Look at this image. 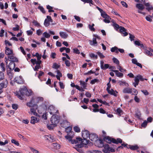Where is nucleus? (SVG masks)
<instances>
[{
  "instance_id": "f257e3e1",
  "label": "nucleus",
  "mask_w": 153,
  "mask_h": 153,
  "mask_svg": "<svg viewBox=\"0 0 153 153\" xmlns=\"http://www.w3.org/2000/svg\"><path fill=\"white\" fill-rule=\"evenodd\" d=\"M26 91L27 88L26 87H24L21 88L19 91L17 92L16 95L21 100H23L22 96L26 95Z\"/></svg>"
},
{
  "instance_id": "f03ea898",
  "label": "nucleus",
  "mask_w": 153,
  "mask_h": 153,
  "mask_svg": "<svg viewBox=\"0 0 153 153\" xmlns=\"http://www.w3.org/2000/svg\"><path fill=\"white\" fill-rule=\"evenodd\" d=\"M51 123L56 126V124L59 122V120L58 119L55 115H53L51 118Z\"/></svg>"
},
{
  "instance_id": "7ed1b4c3",
  "label": "nucleus",
  "mask_w": 153,
  "mask_h": 153,
  "mask_svg": "<svg viewBox=\"0 0 153 153\" xmlns=\"http://www.w3.org/2000/svg\"><path fill=\"white\" fill-rule=\"evenodd\" d=\"M88 141L85 138L82 139V142L81 144H78L76 145V146L78 148H81L84 145H86L88 144Z\"/></svg>"
},
{
  "instance_id": "20e7f679",
  "label": "nucleus",
  "mask_w": 153,
  "mask_h": 153,
  "mask_svg": "<svg viewBox=\"0 0 153 153\" xmlns=\"http://www.w3.org/2000/svg\"><path fill=\"white\" fill-rule=\"evenodd\" d=\"M7 80H5L0 84V94L2 92V88H6L7 86Z\"/></svg>"
},
{
  "instance_id": "39448f33",
  "label": "nucleus",
  "mask_w": 153,
  "mask_h": 153,
  "mask_svg": "<svg viewBox=\"0 0 153 153\" xmlns=\"http://www.w3.org/2000/svg\"><path fill=\"white\" fill-rule=\"evenodd\" d=\"M7 60L11 62H17L18 61L17 59L13 56L12 54L11 55L7 56Z\"/></svg>"
},
{
  "instance_id": "423d86ee",
  "label": "nucleus",
  "mask_w": 153,
  "mask_h": 153,
  "mask_svg": "<svg viewBox=\"0 0 153 153\" xmlns=\"http://www.w3.org/2000/svg\"><path fill=\"white\" fill-rule=\"evenodd\" d=\"M65 137L66 139L68 140L69 142H71L72 144H76L77 145V140H72V137L71 136H65Z\"/></svg>"
},
{
  "instance_id": "0eeeda50",
  "label": "nucleus",
  "mask_w": 153,
  "mask_h": 153,
  "mask_svg": "<svg viewBox=\"0 0 153 153\" xmlns=\"http://www.w3.org/2000/svg\"><path fill=\"white\" fill-rule=\"evenodd\" d=\"M14 82H16V83L22 84L23 83V79L22 78V77L20 76L18 77H16L14 79Z\"/></svg>"
},
{
  "instance_id": "6e6552de",
  "label": "nucleus",
  "mask_w": 153,
  "mask_h": 153,
  "mask_svg": "<svg viewBox=\"0 0 153 153\" xmlns=\"http://www.w3.org/2000/svg\"><path fill=\"white\" fill-rule=\"evenodd\" d=\"M61 126L63 128H66L67 126H70V123L67 120H64L61 123Z\"/></svg>"
},
{
  "instance_id": "1a4fd4ad",
  "label": "nucleus",
  "mask_w": 153,
  "mask_h": 153,
  "mask_svg": "<svg viewBox=\"0 0 153 153\" xmlns=\"http://www.w3.org/2000/svg\"><path fill=\"white\" fill-rule=\"evenodd\" d=\"M97 137V135L95 134H90L89 135L88 137L90 140L92 141H95Z\"/></svg>"
},
{
  "instance_id": "9d476101",
  "label": "nucleus",
  "mask_w": 153,
  "mask_h": 153,
  "mask_svg": "<svg viewBox=\"0 0 153 153\" xmlns=\"http://www.w3.org/2000/svg\"><path fill=\"white\" fill-rule=\"evenodd\" d=\"M144 80L142 76L139 75H137L136 77H135L134 78V81L136 83H139V80H140L141 81H143Z\"/></svg>"
},
{
  "instance_id": "9b49d317",
  "label": "nucleus",
  "mask_w": 153,
  "mask_h": 153,
  "mask_svg": "<svg viewBox=\"0 0 153 153\" xmlns=\"http://www.w3.org/2000/svg\"><path fill=\"white\" fill-rule=\"evenodd\" d=\"M45 137L46 140H48L50 142H52L55 140L53 136L50 134L46 135L45 136Z\"/></svg>"
},
{
  "instance_id": "f8f14e48",
  "label": "nucleus",
  "mask_w": 153,
  "mask_h": 153,
  "mask_svg": "<svg viewBox=\"0 0 153 153\" xmlns=\"http://www.w3.org/2000/svg\"><path fill=\"white\" fill-rule=\"evenodd\" d=\"M82 135L83 138H88L90 134L88 131L86 130H84L82 131Z\"/></svg>"
},
{
  "instance_id": "ddd939ff",
  "label": "nucleus",
  "mask_w": 153,
  "mask_h": 153,
  "mask_svg": "<svg viewBox=\"0 0 153 153\" xmlns=\"http://www.w3.org/2000/svg\"><path fill=\"white\" fill-rule=\"evenodd\" d=\"M126 30L124 27L120 26V33H122L123 36H126L128 35V33L126 32Z\"/></svg>"
},
{
  "instance_id": "4468645a",
  "label": "nucleus",
  "mask_w": 153,
  "mask_h": 153,
  "mask_svg": "<svg viewBox=\"0 0 153 153\" xmlns=\"http://www.w3.org/2000/svg\"><path fill=\"white\" fill-rule=\"evenodd\" d=\"M123 93L131 94L132 92V89L128 88H125L123 90Z\"/></svg>"
},
{
  "instance_id": "2eb2a0df",
  "label": "nucleus",
  "mask_w": 153,
  "mask_h": 153,
  "mask_svg": "<svg viewBox=\"0 0 153 153\" xmlns=\"http://www.w3.org/2000/svg\"><path fill=\"white\" fill-rule=\"evenodd\" d=\"M5 53L8 55H10L13 54V51L12 49L9 48L7 47L5 48Z\"/></svg>"
},
{
  "instance_id": "dca6fc26",
  "label": "nucleus",
  "mask_w": 153,
  "mask_h": 153,
  "mask_svg": "<svg viewBox=\"0 0 153 153\" xmlns=\"http://www.w3.org/2000/svg\"><path fill=\"white\" fill-rule=\"evenodd\" d=\"M111 71L115 73L116 75L118 77H122L123 76V74L122 73L119 72V71L117 70H111Z\"/></svg>"
},
{
  "instance_id": "f3484780",
  "label": "nucleus",
  "mask_w": 153,
  "mask_h": 153,
  "mask_svg": "<svg viewBox=\"0 0 153 153\" xmlns=\"http://www.w3.org/2000/svg\"><path fill=\"white\" fill-rule=\"evenodd\" d=\"M31 62L33 64V65L36 64L38 65H40L42 62L40 60H37L36 61V59H31Z\"/></svg>"
},
{
  "instance_id": "a211bd4d",
  "label": "nucleus",
  "mask_w": 153,
  "mask_h": 153,
  "mask_svg": "<svg viewBox=\"0 0 153 153\" xmlns=\"http://www.w3.org/2000/svg\"><path fill=\"white\" fill-rule=\"evenodd\" d=\"M89 43L91 45L97 46V42L96 38H93L92 40H89Z\"/></svg>"
},
{
  "instance_id": "6ab92c4d",
  "label": "nucleus",
  "mask_w": 153,
  "mask_h": 153,
  "mask_svg": "<svg viewBox=\"0 0 153 153\" xmlns=\"http://www.w3.org/2000/svg\"><path fill=\"white\" fill-rule=\"evenodd\" d=\"M107 92L108 94L111 95H113L115 97L117 96V92L116 91H114L112 89H111V90H108Z\"/></svg>"
},
{
  "instance_id": "aec40b11",
  "label": "nucleus",
  "mask_w": 153,
  "mask_h": 153,
  "mask_svg": "<svg viewBox=\"0 0 153 153\" xmlns=\"http://www.w3.org/2000/svg\"><path fill=\"white\" fill-rule=\"evenodd\" d=\"M33 100H30L29 102L26 103V105L29 107L35 108V105L37 106V105L36 104H33L32 103Z\"/></svg>"
},
{
  "instance_id": "412c9836",
  "label": "nucleus",
  "mask_w": 153,
  "mask_h": 153,
  "mask_svg": "<svg viewBox=\"0 0 153 153\" xmlns=\"http://www.w3.org/2000/svg\"><path fill=\"white\" fill-rule=\"evenodd\" d=\"M72 128L69 126H67L65 128V131L67 132L68 134V136L70 135V134H72L73 132L71 131Z\"/></svg>"
},
{
  "instance_id": "4be33fe9",
  "label": "nucleus",
  "mask_w": 153,
  "mask_h": 153,
  "mask_svg": "<svg viewBox=\"0 0 153 153\" xmlns=\"http://www.w3.org/2000/svg\"><path fill=\"white\" fill-rule=\"evenodd\" d=\"M112 142L114 143L118 144V143H122V140L119 138H117V140L114 138H112Z\"/></svg>"
},
{
  "instance_id": "5701e85b",
  "label": "nucleus",
  "mask_w": 153,
  "mask_h": 153,
  "mask_svg": "<svg viewBox=\"0 0 153 153\" xmlns=\"http://www.w3.org/2000/svg\"><path fill=\"white\" fill-rule=\"evenodd\" d=\"M38 108V106H36L35 105V108H30V111L31 112L33 113V114L37 116L38 115V114L36 112V110Z\"/></svg>"
},
{
  "instance_id": "b1692460",
  "label": "nucleus",
  "mask_w": 153,
  "mask_h": 153,
  "mask_svg": "<svg viewBox=\"0 0 153 153\" xmlns=\"http://www.w3.org/2000/svg\"><path fill=\"white\" fill-rule=\"evenodd\" d=\"M31 119L30 123L31 124H34L36 122L38 121L36 117H32L31 118Z\"/></svg>"
},
{
  "instance_id": "393cba45",
  "label": "nucleus",
  "mask_w": 153,
  "mask_h": 153,
  "mask_svg": "<svg viewBox=\"0 0 153 153\" xmlns=\"http://www.w3.org/2000/svg\"><path fill=\"white\" fill-rule=\"evenodd\" d=\"M59 34L61 37L64 39L66 38L68 36L66 33L63 32H59Z\"/></svg>"
},
{
  "instance_id": "a878e982",
  "label": "nucleus",
  "mask_w": 153,
  "mask_h": 153,
  "mask_svg": "<svg viewBox=\"0 0 153 153\" xmlns=\"http://www.w3.org/2000/svg\"><path fill=\"white\" fill-rule=\"evenodd\" d=\"M15 64L14 62H10L9 63L8 67L11 70H13L15 67Z\"/></svg>"
},
{
  "instance_id": "bb28decb",
  "label": "nucleus",
  "mask_w": 153,
  "mask_h": 153,
  "mask_svg": "<svg viewBox=\"0 0 153 153\" xmlns=\"http://www.w3.org/2000/svg\"><path fill=\"white\" fill-rule=\"evenodd\" d=\"M118 50L119 48L115 46L112 48L111 49V51L112 52H115L116 53L118 54L119 51Z\"/></svg>"
},
{
  "instance_id": "cd10ccee",
  "label": "nucleus",
  "mask_w": 153,
  "mask_h": 153,
  "mask_svg": "<svg viewBox=\"0 0 153 153\" xmlns=\"http://www.w3.org/2000/svg\"><path fill=\"white\" fill-rule=\"evenodd\" d=\"M104 140L107 143H110L111 142H112V138L109 137H106L104 138Z\"/></svg>"
},
{
  "instance_id": "c85d7f7f",
  "label": "nucleus",
  "mask_w": 153,
  "mask_h": 153,
  "mask_svg": "<svg viewBox=\"0 0 153 153\" xmlns=\"http://www.w3.org/2000/svg\"><path fill=\"white\" fill-rule=\"evenodd\" d=\"M141 115V114L140 111L138 110H137L136 111L135 114V116H136L138 118L140 119Z\"/></svg>"
},
{
  "instance_id": "c756f323",
  "label": "nucleus",
  "mask_w": 153,
  "mask_h": 153,
  "mask_svg": "<svg viewBox=\"0 0 153 153\" xmlns=\"http://www.w3.org/2000/svg\"><path fill=\"white\" fill-rule=\"evenodd\" d=\"M145 5L147 7L146 9L148 11H149L150 10L153 9V7L150 6L149 3H146L145 4Z\"/></svg>"
},
{
  "instance_id": "7c9ffc66",
  "label": "nucleus",
  "mask_w": 153,
  "mask_h": 153,
  "mask_svg": "<svg viewBox=\"0 0 153 153\" xmlns=\"http://www.w3.org/2000/svg\"><path fill=\"white\" fill-rule=\"evenodd\" d=\"M101 14V16L105 19H110V17L104 11L102 12Z\"/></svg>"
},
{
  "instance_id": "2f4dec72",
  "label": "nucleus",
  "mask_w": 153,
  "mask_h": 153,
  "mask_svg": "<svg viewBox=\"0 0 153 153\" xmlns=\"http://www.w3.org/2000/svg\"><path fill=\"white\" fill-rule=\"evenodd\" d=\"M152 49L150 50V51H149L147 50H146L145 51L144 53H145L147 55L149 56H152Z\"/></svg>"
},
{
  "instance_id": "473e14b6",
  "label": "nucleus",
  "mask_w": 153,
  "mask_h": 153,
  "mask_svg": "<svg viewBox=\"0 0 153 153\" xmlns=\"http://www.w3.org/2000/svg\"><path fill=\"white\" fill-rule=\"evenodd\" d=\"M52 145L54 147L55 149L57 150L59 149L60 148V145L56 143H54L52 144Z\"/></svg>"
},
{
  "instance_id": "72a5a7b5",
  "label": "nucleus",
  "mask_w": 153,
  "mask_h": 153,
  "mask_svg": "<svg viewBox=\"0 0 153 153\" xmlns=\"http://www.w3.org/2000/svg\"><path fill=\"white\" fill-rule=\"evenodd\" d=\"M128 148H130L131 150H135L137 149L138 148V147L137 145L135 146H131L130 145H128Z\"/></svg>"
},
{
  "instance_id": "f704fd0d",
  "label": "nucleus",
  "mask_w": 153,
  "mask_h": 153,
  "mask_svg": "<svg viewBox=\"0 0 153 153\" xmlns=\"http://www.w3.org/2000/svg\"><path fill=\"white\" fill-rule=\"evenodd\" d=\"M136 6L139 10H142L144 8V7L143 5L142 4H137Z\"/></svg>"
},
{
  "instance_id": "c9c22d12",
  "label": "nucleus",
  "mask_w": 153,
  "mask_h": 153,
  "mask_svg": "<svg viewBox=\"0 0 153 153\" xmlns=\"http://www.w3.org/2000/svg\"><path fill=\"white\" fill-rule=\"evenodd\" d=\"M36 103H38L40 102H42L43 100V98L42 97H36Z\"/></svg>"
},
{
  "instance_id": "e433bc0d",
  "label": "nucleus",
  "mask_w": 153,
  "mask_h": 153,
  "mask_svg": "<svg viewBox=\"0 0 153 153\" xmlns=\"http://www.w3.org/2000/svg\"><path fill=\"white\" fill-rule=\"evenodd\" d=\"M112 25L114 27V29L116 30H118L120 27V26L118 25L115 22H113V24H112Z\"/></svg>"
},
{
  "instance_id": "4c0bfd02",
  "label": "nucleus",
  "mask_w": 153,
  "mask_h": 153,
  "mask_svg": "<svg viewBox=\"0 0 153 153\" xmlns=\"http://www.w3.org/2000/svg\"><path fill=\"white\" fill-rule=\"evenodd\" d=\"M120 85H123V86H126V87H128L129 86V85L127 83H126L125 82H123V81H120Z\"/></svg>"
},
{
  "instance_id": "58836bf2",
  "label": "nucleus",
  "mask_w": 153,
  "mask_h": 153,
  "mask_svg": "<svg viewBox=\"0 0 153 153\" xmlns=\"http://www.w3.org/2000/svg\"><path fill=\"white\" fill-rule=\"evenodd\" d=\"M60 67V66L58 65L57 63H54L53 64L52 66V68L56 69H58Z\"/></svg>"
},
{
  "instance_id": "ea45409f",
  "label": "nucleus",
  "mask_w": 153,
  "mask_h": 153,
  "mask_svg": "<svg viewBox=\"0 0 153 153\" xmlns=\"http://www.w3.org/2000/svg\"><path fill=\"white\" fill-rule=\"evenodd\" d=\"M80 85L83 87V88L86 89V87L87 86V83L84 81H80Z\"/></svg>"
},
{
  "instance_id": "a19ab883",
  "label": "nucleus",
  "mask_w": 153,
  "mask_h": 153,
  "mask_svg": "<svg viewBox=\"0 0 153 153\" xmlns=\"http://www.w3.org/2000/svg\"><path fill=\"white\" fill-rule=\"evenodd\" d=\"M117 68L118 69H119L120 71L122 72H123L124 71H126V69L123 68L122 67L120 66V65H118Z\"/></svg>"
},
{
  "instance_id": "79ce46f5",
  "label": "nucleus",
  "mask_w": 153,
  "mask_h": 153,
  "mask_svg": "<svg viewBox=\"0 0 153 153\" xmlns=\"http://www.w3.org/2000/svg\"><path fill=\"white\" fill-rule=\"evenodd\" d=\"M74 131L77 132H79L80 131V128L78 126H76L74 127Z\"/></svg>"
},
{
  "instance_id": "37998d69",
  "label": "nucleus",
  "mask_w": 153,
  "mask_h": 153,
  "mask_svg": "<svg viewBox=\"0 0 153 153\" xmlns=\"http://www.w3.org/2000/svg\"><path fill=\"white\" fill-rule=\"evenodd\" d=\"M55 126V125H53L52 123L51 125H47V128H48L50 130L53 129V128Z\"/></svg>"
},
{
  "instance_id": "c03bdc74",
  "label": "nucleus",
  "mask_w": 153,
  "mask_h": 153,
  "mask_svg": "<svg viewBox=\"0 0 153 153\" xmlns=\"http://www.w3.org/2000/svg\"><path fill=\"white\" fill-rule=\"evenodd\" d=\"M43 35L45 38H49L50 36V35L46 32L43 33Z\"/></svg>"
},
{
  "instance_id": "a18cd8bd",
  "label": "nucleus",
  "mask_w": 153,
  "mask_h": 153,
  "mask_svg": "<svg viewBox=\"0 0 153 153\" xmlns=\"http://www.w3.org/2000/svg\"><path fill=\"white\" fill-rule=\"evenodd\" d=\"M50 24L49 22L48 21L47 19H46L44 22V25L46 27H48Z\"/></svg>"
},
{
  "instance_id": "49530a36",
  "label": "nucleus",
  "mask_w": 153,
  "mask_h": 153,
  "mask_svg": "<svg viewBox=\"0 0 153 153\" xmlns=\"http://www.w3.org/2000/svg\"><path fill=\"white\" fill-rule=\"evenodd\" d=\"M11 143H14L16 146H19V144L18 141H16L14 139H12L11 140Z\"/></svg>"
},
{
  "instance_id": "de8ad7c7",
  "label": "nucleus",
  "mask_w": 153,
  "mask_h": 153,
  "mask_svg": "<svg viewBox=\"0 0 153 153\" xmlns=\"http://www.w3.org/2000/svg\"><path fill=\"white\" fill-rule=\"evenodd\" d=\"M32 23L35 26L39 27L40 26V24L35 20H33L32 22Z\"/></svg>"
},
{
  "instance_id": "09e8293b",
  "label": "nucleus",
  "mask_w": 153,
  "mask_h": 153,
  "mask_svg": "<svg viewBox=\"0 0 153 153\" xmlns=\"http://www.w3.org/2000/svg\"><path fill=\"white\" fill-rule=\"evenodd\" d=\"M113 61L114 63H116V64L118 65H119V60L116 58L115 57H114L113 59Z\"/></svg>"
},
{
  "instance_id": "8fccbe9b",
  "label": "nucleus",
  "mask_w": 153,
  "mask_h": 153,
  "mask_svg": "<svg viewBox=\"0 0 153 153\" xmlns=\"http://www.w3.org/2000/svg\"><path fill=\"white\" fill-rule=\"evenodd\" d=\"M38 8L44 14L45 13V11L44 8L42 6H39Z\"/></svg>"
},
{
  "instance_id": "3c124183",
  "label": "nucleus",
  "mask_w": 153,
  "mask_h": 153,
  "mask_svg": "<svg viewBox=\"0 0 153 153\" xmlns=\"http://www.w3.org/2000/svg\"><path fill=\"white\" fill-rule=\"evenodd\" d=\"M26 94L25 95L30 96L31 95L32 93V91L31 90L28 91L27 88V91H26Z\"/></svg>"
},
{
  "instance_id": "603ef678",
  "label": "nucleus",
  "mask_w": 153,
  "mask_h": 153,
  "mask_svg": "<svg viewBox=\"0 0 153 153\" xmlns=\"http://www.w3.org/2000/svg\"><path fill=\"white\" fill-rule=\"evenodd\" d=\"M147 122L145 120L141 124V127L144 128H145L147 126Z\"/></svg>"
},
{
  "instance_id": "864d4df0",
  "label": "nucleus",
  "mask_w": 153,
  "mask_h": 153,
  "mask_svg": "<svg viewBox=\"0 0 153 153\" xmlns=\"http://www.w3.org/2000/svg\"><path fill=\"white\" fill-rule=\"evenodd\" d=\"M105 149L104 150H108V151H110L111 148L108 145H106L104 147Z\"/></svg>"
},
{
  "instance_id": "5fc2aeb1",
  "label": "nucleus",
  "mask_w": 153,
  "mask_h": 153,
  "mask_svg": "<svg viewBox=\"0 0 153 153\" xmlns=\"http://www.w3.org/2000/svg\"><path fill=\"white\" fill-rule=\"evenodd\" d=\"M77 140V144H81L82 142V139L80 137H77L76 138Z\"/></svg>"
},
{
  "instance_id": "6e6d98bb",
  "label": "nucleus",
  "mask_w": 153,
  "mask_h": 153,
  "mask_svg": "<svg viewBox=\"0 0 153 153\" xmlns=\"http://www.w3.org/2000/svg\"><path fill=\"white\" fill-rule=\"evenodd\" d=\"M4 78V74L2 72H0V81L3 79Z\"/></svg>"
},
{
  "instance_id": "4d7b16f0",
  "label": "nucleus",
  "mask_w": 153,
  "mask_h": 153,
  "mask_svg": "<svg viewBox=\"0 0 153 153\" xmlns=\"http://www.w3.org/2000/svg\"><path fill=\"white\" fill-rule=\"evenodd\" d=\"M97 53L101 58H103L105 57V56L103 55L102 53L100 52H98Z\"/></svg>"
},
{
  "instance_id": "13d9d810",
  "label": "nucleus",
  "mask_w": 153,
  "mask_h": 153,
  "mask_svg": "<svg viewBox=\"0 0 153 153\" xmlns=\"http://www.w3.org/2000/svg\"><path fill=\"white\" fill-rule=\"evenodd\" d=\"M16 27H13V30L14 31H18L19 30V26L18 25H16Z\"/></svg>"
},
{
  "instance_id": "bf43d9fd",
  "label": "nucleus",
  "mask_w": 153,
  "mask_h": 153,
  "mask_svg": "<svg viewBox=\"0 0 153 153\" xmlns=\"http://www.w3.org/2000/svg\"><path fill=\"white\" fill-rule=\"evenodd\" d=\"M73 51L74 53L77 54H79L80 53L79 50L76 48H74L73 49Z\"/></svg>"
},
{
  "instance_id": "052dcab7",
  "label": "nucleus",
  "mask_w": 153,
  "mask_h": 153,
  "mask_svg": "<svg viewBox=\"0 0 153 153\" xmlns=\"http://www.w3.org/2000/svg\"><path fill=\"white\" fill-rule=\"evenodd\" d=\"M99 79H95L91 80V84H94L95 82H97L99 81Z\"/></svg>"
},
{
  "instance_id": "680f3d73",
  "label": "nucleus",
  "mask_w": 153,
  "mask_h": 153,
  "mask_svg": "<svg viewBox=\"0 0 153 153\" xmlns=\"http://www.w3.org/2000/svg\"><path fill=\"white\" fill-rule=\"evenodd\" d=\"M30 149L33 153H39V151L33 148H30Z\"/></svg>"
},
{
  "instance_id": "e2e57ef3",
  "label": "nucleus",
  "mask_w": 153,
  "mask_h": 153,
  "mask_svg": "<svg viewBox=\"0 0 153 153\" xmlns=\"http://www.w3.org/2000/svg\"><path fill=\"white\" fill-rule=\"evenodd\" d=\"M134 99L135 101L137 102H140V99L138 98L137 96H135Z\"/></svg>"
},
{
  "instance_id": "0e129e2a",
  "label": "nucleus",
  "mask_w": 153,
  "mask_h": 153,
  "mask_svg": "<svg viewBox=\"0 0 153 153\" xmlns=\"http://www.w3.org/2000/svg\"><path fill=\"white\" fill-rule=\"evenodd\" d=\"M129 38L131 40V41L134 40V38H135V36L130 33L129 34Z\"/></svg>"
},
{
  "instance_id": "69168bd1",
  "label": "nucleus",
  "mask_w": 153,
  "mask_h": 153,
  "mask_svg": "<svg viewBox=\"0 0 153 153\" xmlns=\"http://www.w3.org/2000/svg\"><path fill=\"white\" fill-rule=\"evenodd\" d=\"M65 64L67 67H69L70 66V63L69 60H67L65 61Z\"/></svg>"
},
{
  "instance_id": "338daca9",
  "label": "nucleus",
  "mask_w": 153,
  "mask_h": 153,
  "mask_svg": "<svg viewBox=\"0 0 153 153\" xmlns=\"http://www.w3.org/2000/svg\"><path fill=\"white\" fill-rule=\"evenodd\" d=\"M141 91L146 95H147L149 94V92L146 90H141Z\"/></svg>"
},
{
  "instance_id": "774afa93",
  "label": "nucleus",
  "mask_w": 153,
  "mask_h": 153,
  "mask_svg": "<svg viewBox=\"0 0 153 153\" xmlns=\"http://www.w3.org/2000/svg\"><path fill=\"white\" fill-rule=\"evenodd\" d=\"M12 107L13 109L16 110L18 108V105L16 104H13L12 105Z\"/></svg>"
}]
</instances>
